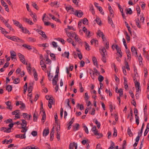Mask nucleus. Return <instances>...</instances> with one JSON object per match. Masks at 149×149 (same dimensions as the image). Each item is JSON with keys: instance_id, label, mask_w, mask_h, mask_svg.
Masks as SVG:
<instances>
[{"instance_id": "nucleus-1", "label": "nucleus", "mask_w": 149, "mask_h": 149, "mask_svg": "<svg viewBox=\"0 0 149 149\" xmlns=\"http://www.w3.org/2000/svg\"><path fill=\"white\" fill-rule=\"evenodd\" d=\"M99 51L102 56V60L104 63L106 62V56L107 55V51L104 47L99 49Z\"/></svg>"}, {"instance_id": "nucleus-2", "label": "nucleus", "mask_w": 149, "mask_h": 149, "mask_svg": "<svg viewBox=\"0 0 149 149\" xmlns=\"http://www.w3.org/2000/svg\"><path fill=\"white\" fill-rule=\"evenodd\" d=\"M65 31L68 37L70 38H74L76 36L77 34L76 33L73 31L69 32L67 31V29L66 28L65 29Z\"/></svg>"}, {"instance_id": "nucleus-3", "label": "nucleus", "mask_w": 149, "mask_h": 149, "mask_svg": "<svg viewBox=\"0 0 149 149\" xmlns=\"http://www.w3.org/2000/svg\"><path fill=\"white\" fill-rule=\"evenodd\" d=\"M11 40L17 42L21 43L24 42V41L23 40L16 36H12L11 38Z\"/></svg>"}, {"instance_id": "nucleus-4", "label": "nucleus", "mask_w": 149, "mask_h": 149, "mask_svg": "<svg viewBox=\"0 0 149 149\" xmlns=\"http://www.w3.org/2000/svg\"><path fill=\"white\" fill-rule=\"evenodd\" d=\"M18 56L19 57L20 61L23 63L24 64L27 65V63L25 61V58L24 56L22 54L19 53L18 54Z\"/></svg>"}, {"instance_id": "nucleus-5", "label": "nucleus", "mask_w": 149, "mask_h": 149, "mask_svg": "<svg viewBox=\"0 0 149 149\" xmlns=\"http://www.w3.org/2000/svg\"><path fill=\"white\" fill-rule=\"evenodd\" d=\"M72 13L77 16L79 17H81L83 14V13L81 12V10L78 11V10H76L74 13Z\"/></svg>"}, {"instance_id": "nucleus-6", "label": "nucleus", "mask_w": 149, "mask_h": 149, "mask_svg": "<svg viewBox=\"0 0 149 149\" xmlns=\"http://www.w3.org/2000/svg\"><path fill=\"white\" fill-rule=\"evenodd\" d=\"M58 79V74H56L54 78L52 80V83L53 85L57 84V81Z\"/></svg>"}, {"instance_id": "nucleus-7", "label": "nucleus", "mask_w": 149, "mask_h": 149, "mask_svg": "<svg viewBox=\"0 0 149 149\" xmlns=\"http://www.w3.org/2000/svg\"><path fill=\"white\" fill-rule=\"evenodd\" d=\"M22 116H23L24 118L28 120H29L31 117V116L30 114L29 115L26 113H23Z\"/></svg>"}, {"instance_id": "nucleus-8", "label": "nucleus", "mask_w": 149, "mask_h": 149, "mask_svg": "<svg viewBox=\"0 0 149 149\" xmlns=\"http://www.w3.org/2000/svg\"><path fill=\"white\" fill-rule=\"evenodd\" d=\"M74 146L75 149H77V146L76 143H75L74 142L73 143H70L69 145V149H73Z\"/></svg>"}, {"instance_id": "nucleus-9", "label": "nucleus", "mask_w": 149, "mask_h": 149, "mask_svg": "<svg viewBox=\"0 0 149 149\" xmlns=\"http://www.w3.org/2000/svg\"><path fill=\"white\" fill-rule=\"evenodd\" d=\"M6 105L7 106L6 108L12 110L13 108V107L11 105V102L8 101L5 102Z\"/></svg>"}, {"instance_id": "nucleus-10", "label": "nucleus", "mask_w": 149, "mask_h": 149, "mask_svg": "<svg viewBox=\"0 0 149 149\" xmlns=\"http://www.w3.org/2000/svg\"><path fill=\"white\" fill-rule=\"evenodd\" d=\"M135 86L136 88V93L139 92V91H141L140 89V83L136 81L135 82Z\"/></svg>"}, {"instance_id": "nucleus-11", "label": "nucleus", "mask_w": 149, "mask_h": 149, "mask_svg": "<svg viewBox=\"0 0 149 149\" xmlns=\"http://www.w3.org/2000/svg\"><path fill=\"white\" fill-rule=\"evenodd\" d=\"M15 137L17 138H19L20 139H25L26 137L25 134H17L15 136Z\"/></svg>"}, {"instance_id": "nucleus-12", "label": "nucleus", "mask_w": 149, "mask_h": 149, "mask_svg": "<svg viewBox=\"0 0 149 149\" xmlns=\"http://www.w3.org/2000/svg\"><path fill=\"white\" fill-rule=\"evenodd\" d=\"M13 22L14 24L16 26L20 28L22 26V24H21L19 22L17 21L14 20H13Z\"/></svg>"}, {"instance_id": "nucleus-13", "label": "nucleus", "mask_w": 149, "mask_h": 149, "mask_svg": "<svg viewBox=\"0 0 149 149\" xmlns=\"http://www.w3.org/2000/svg\"><path fill=\"white\" fill-rule=\"evenodd\" d=\"M1 131H3L5 132L10 133L11 132L10 128H7L5 127H2L1 129Z\"/></svg>"}, {"instance_id": "nucleus-14", "label": "nucleus", "mask_w": 149, "mask_h": 149, "mask_svg": "<svg viewBox=\"0 0 149 149\" xmlns=\"http://www.w3.org/2000/svg\"><path fill=\"white\" fill-rule=\"evenodd\" d=\"M131 50L132 52V55H134L136 54V55L137 54V52L135 48L134 47L132 46L131 48Z\"/></svg>"}, {"instance_id": "nucleus-15", "label": "nucleus", "mask_w": 149, "mask_h": 149, "mask_svg": "<svg viewBox=\"0 0 149 149\" xmlns=\"http://www.w3.org/2000/svg\"><path fill=\"white\" fill-rule=\"evenodd\" d=\"M75 42H77L79 43H81L82 42L81 39L79 38V36L77 35L75 36L74 38Z\"/></svg>"}, {"instance_id": "nucleus-16", "label": "nucleus", "mask_w": 149, "mask_h": 149, "mask_svg": "<svg viewBox=\"0 0 149 149\" xmlns=\"http://www.w3.org/2000/svg\"><path fill=\"white\" fill-rule=\"evenodd\" d=\"M10 53L11 57L12 59L13 60V59H14V60H17V59L16 58H14L13 57H14L15 56H16V53L14 51H13L10 52Z\"/></svg>"}, {"instance_id": "nucleus-17", "label": "nucleus", "mask_w": 149, "mask_h": 149, "mask_svg": "<svg viewBox=\"0 0 149 149\" xmlns=\"http://www.w3.org/2000/svg\"><path fill=\"white\" fill-rule=\"evenodd\" d=\"M74 118L73 117L71 119V120L69 123L67 125L68 126V130H70L71 128V125L74 121Z\"/></svg>"}, {"instance_id": "nucleus-18", "label": "nucleus", "mask_w": 149, "mask_h": 149, "mask_svg": "<svg viewBox=\"0 0 149 149\" xmlns=\"http://www.w3.org/2000/svg\"><path fill=\"white\" fill-rule=\"evenodd\" d=\"M49 102L48 104V106L50 109H51L52 107V105L54 103V102L53 99L51 98L49 100Z\"/></svg>"}, {"instance_id": "nucleus-19", "label": "nucleus", "mask_w": 149, "mask_h": 149, "mask_svg": "<svg viewBox=\"0 0 149 149\" xmlns=\"http://www.w3.org/2000/svg\"><path fill=\"white\" fill-rule=\"evenodd\" d=\"M22 123H20V125H21V127H26L27 122L24 119H22Z\"/></svg>"}, {"instance_id": "nucleus-20", "label": "nucleus", "mask_w": 149, "mask_h": 149, "mask_svg": "<svg viewBox=\"0 0 149 149\" xmlns=\"http://www.w3.org/2000/svg\"><path fill=\"white\" fill-rule=\"evenodd\" d=\"M23 20L25 22L29 24L30 25H33V23L29 19H28L27 18H23Z\"/></svg>"}, {"instance_id": "nucleus-21", "label": "nucleus", "mask_w": 149, "mask_h": 149, "mask_svg": "<svg viewBox=\"0 0 149 149\" xmlns=\"http://www.w3.org/2000/svg\"><path fill=\"white\" fill-rule=\"evenodd\" d=\"M126 52L127 54V59L130 60L131 59V52L129 49H127L126 50Z\"/></svg>"}, {"instance_id": "nucleus-22", "label": "nucleus", "mask_w": 149, "mask_h": 149, "mask_svg": "<svg viewBox=\"0 0 149 149\" xmlns=\"http://www.w3.org/2000/svg\"><path fill=\"white\" fill-rule=\"evenodd\" d=\"M8 20L6 22L5 24L6 26L10 30L14 31V30L12 28L11 26L10 25L8 22Z\"/></svg>"}, {"instance_id": "nucleus-23", "label": "nucleus", "mask_w": 149, "mask_h": 149, "mask_svg": "<svg viewBox=\"0 0 149 149\" xmlns=\"http://www.w3.org/2000/svg\"><path fill=\"white\" fill-rule=\"evenodd\" d=\"M49 133V129H45L43 132V136H46Z\"/></svg>"}, {"instance_id": "nucleus-24", "label": "nucleus", "mask_w": 149, "mask_h": 149, "mask_svg": "<svg viewBox=\"0 0 149 149\" xmlns=\"http://www.w3.org/2000/svg\"><path fill=\"white\" fill-rule=\"evenodd\" d=\"M53 129H54V127L53 128V129L50 132V140L51 141H52L53 140V139H54V131Z\"/></svg>"}, {"instance_id": "nucleus-25", "label": "nucleus", "mask_w": 149, "mask_h": 149, "mask_svg": "<svg viewBox=\"0 0 149 149\" xmlns=\"http://www.w3.org/2000/svg\"><path fill=\"white\" fill-rule=\"evenodd\" d=\"M92 61L94 65L97 67L98 65L97 61L96 58L95 56H94L93 57Z\"/></svg>"}, {"instance_id": "nucleus-26", "label": "nucleus", "mask_w": 149, "mask_h": 149, "mask_svg": "<svg viewBox=\"0 0 149 149\" xmlns=\"http://www.w3.org/2000/svg\"><path fill=\"white\" fill-rule=\"evenodd\" d=\"M109 9L110 12V16L113 17V12L112 9V8L110 6H109L108 7Z\"/></svg>"}, {"instance_id": "nucleus-27", "label": "nucleus", "mask_w": 149, "mask_h": 149, "mask_svg": "<svg viewBox=\"0 0 149 149\" xmlns=\"http://www.w3.org/2000/svg\"><path fill=\"white\" fill-rule=\"evenodd\" d=\"M90 7V10L91 11L93 15H94L95 13L93 8V5L90 4L89 6Z\"/></svg>"}, {"instance_id": "nucleus-28", "label": "nucleus", "mask_w": 149, "mask_h": 149, "mask_svg": "<svg viewBox=\"0 0 149 149\" xmlns=\"http://www.w3.org/2000/svg\"><path fill=\"white\" fill-rule=\"evenodd\" d=\"M22 46L25 48L29 50L32 49L31 46L30 45H27L26 44H24L22 45Z\"/></svg>"}, {"instance_id": "nucleus-29", "label": "nucleus", "mask_w": 149, "mask_h": 149, "mask_svg": "<svg viewBox=\"0 0 149 149\" xmlns=\"http://www.w3.org/2000/svg\"><path fill=\"white\" fill-rule=\"evenodd\" d=\"M20 29H22V32L24 33H29V31L26 28H24L22 26Z\"/></svg>"}, {"instance_id": "nucleus-30", "label": "nucleus", "mask_w": 149, "mask_h": 149, "mask_svg": "<svg viewBox=\"0 0 149 149\" xmlns=\"http://www.w3.org/2000/svg\"><path fill=\"white\" fill-rule=\"evenodd\" d=\"M79 126V125L78 123H76L75 125L73 126V130L74 131L78 130Z\"/></svg>"}, {"instance_id": "nucleus-31", "label": "nucleus", "mask_w": 149, "mask_h": 149, "mask_svg": "<svg viewBox=\"0 0 149 149\" xmlns=\"http://www.w3.org/2000/svg\"><path fill=\"white\" fill-rule=\"evenodd\" d=\"M28 41L30 42H33L36 41L35 38L32 37H29L28 38Z\"/></svg>"}, {"instance_id": "nucleus-32", "label": "nucleus", "mask_w": 149, "mask_h": 149, "mask_svg": "<svg viewBox=\"0 0 149 149\" xmlns=\"http://www.w3.org/2000/svg\"><path fill=\"white\" fill-rule=\"evenodd\" d=\"M94 21H95L96 22L100 25L101 24V21L99 17H96V19L94 20Z\"/></svg>"}, {"instance_id": "nucleus-33", "label": "nucleus", "mask_w": 149, "mask_h": 149, "mask_svg": "<svg viewBox=\"0 0 149 149\" xmlns=\"http://www.w3.org/2000/svg\"><path fill=\"white\" fill-rule=\"evenodd\" d=\"M6 90L8 92H10L12 90V86L8 85L6 86Z\"/></svg>"}, {"instance_id": "nucleus-34", "label": "nucleus", "mask_w": 149, "mask_h": 149, "mask_svg": "<svg viewBox=\"0 0 149 149\" xmlns=\"http://www.w3.org/2000/svg\"><path fill=\"white\" fill-rule=\"evenodd\" d=\"M69 53L68 52H65L63 54L62 56L68 58H69Z\"/></svg>"}, {"instance_id": "nucleus-35", "label": "nucleus", "mask_w": 149, "mask_h": 149, "mask_svg": "<svg viewBox=\"0 0 149 149\" xmlns=\"http://www.w3.org/2000/svg\"><path fill=\"white\" fill-rule=\"evenodd\" d=\"M135 118L136 119V123L138 125L139 124V117L137 116V114H135Z\"/></svg>"}, {"instance_id": "nucleus-36", "label": "nucleus", "mask_w": 149, "mask_h": 149, "mask_svg": "<svg viewBox=\"0 0 149 149\" xmlns=\"http://www.w3.org/2000/svg\"><path fill=\"white\" fill-rule=\"evenodd\" d=\"M97 34L98 36H99V37H100L101 36L102 37V36H104V35L103 34L102 32L100 30H99L97 33Z\"/></svg>"}, {"instance_id": "nucleus-37", "label": "nucleus", "mask_w": 149, "mask_h": 149, "mask_svg": "<svg viewBox=\"0 0 149 149\" xmlns=\"http://www.w3.org/2000/svg\"><path fill=\"white\" fill-rule=\"evenodd\" d=\"M135 21L136 22V24L137 26L139 28H140L141 27V26L139 24L140 21L139 19H136L135 20Z\"/></svg>"}, {"instance_id": "nucleus-38", "label": "nucleus", "mask_w": 149, "mask_h": 149, "mask_svg": "<svg viewBox=\"0 0 149 149\" xmlns=\"http://www.w3.org/2000/svg\"><path fill=\"white\" fill-rule=\"evenodd\" d=\"M127 132L129 136H133V133L132 132L131 130L129 127L128 128Z\"/></svg>"}, {"instance_id": "nucleus-39", "label": "nucleus", "mask_w": 149, "mask_h": 149, "mask_svg": "<svg viewBox=\"0 0 149 149\" xmlns=\"http://www.w3.org/2000/svg\"><path fill=\"white\" fill-rule=\"evenodd\" d=\"M20 104L21 106L19 107L21 109H22V110L25 108V104L21 101H20Z\"/></svg>"}, {"instance_id": "nucleus-40", "label": "nucleus", "mask_w": 149, "mask_h": 149, "mask_svg": "<svg viewBox=\"0 0 149 149\" xmlns=\"http://www.w3.org/2000/svg\"><path fill=\"white\" fill-rule=\"evenodd\" d=\"M22 129L21 130V132L22 133H24V134H26V132L27 130V127H21V128Z\"/></svg>"}, {"instance_id": "nucleus-41", "label": "nucleus", "mask_w": 149, "mask_h": 149, "mask_svg": "<svg viewBox=\"0 0 149 149\" xmlns=\"http://www.w3.org/2000/svg\"><path fill=\"white\" fill-rule=\"evenodd\" d=\"M115 48L116 49L117 52L119 54H120V53L121 52V50L120 48L118 47L117 45H115Z\"/></svg>"}, {"instance_id": "nucleus-42", "label": "nucleus", "mask_w": 149, "mask_h": 149, "mask_svg": "<svg viewBox=\"0 0 149 149\" xmlns=\"http://www.w3.org/2000/svg\"><path fill=\"white\" fill-rule=\"evenodd\" d=\"M0 29L1 31V32L3 34L5 35L8 33V32L6 31L5 29L1 27H0Z\"/></svg>"}, {"instance_id": "nucleus-43", "label": "nucleus", "mask_w": 149, "mask_h": 149, "mask_svg": "<svg viewBox=\"0 0 149 149\" xmlns=\"http://www.w3.org/2000/svg\"><path fill=\"white\" fill-rule=\"evenodd\" d=\"M43 113V114L42 115L41 120L42 121H43V122H45V120L46 118V116L45 112L44 111H42Z\"/></svg>"}, {"instance_id": "nucleus-44", "label": "nucleus", "mask_w": 149, "mask_h": 149, "mask_svg": "<svg viewBox=\"0 0 149 149\" xmlns=\"http://www.w3.org/2000/svg\"><path fill=\"white\" fill-rule=\"evenodd\" d=\"M32 6L36 10H38L39 8L38 6L36 3L34 2H32Z\"/></svg>"}, {"instance_id": "nucleus-45", "label": "nucleus", "mask_w": 149, "mask_h": 149, "mask_svg": "<svg viewBox=\"0 0 149 149\" xmlns=\"http://www.w3.org/2000/svg\"><path fill=\"white\" fill-rule=\"evenodd\" d=\"M33 88V87L32 85H30L29 86L28 89V92L29 93H31V91H32Z\"/></svg>"}, {"instance_id": "nucleus-46", "label": "nucleus", "mask_w": 149, "mask_h": 149, "mask_svg": "<svg viewBox=\"0 0 149 149\" xmlns=\"http://www.w3.org/2000/svg\"><path fill=\"white\" fill-rule=\"evenodd\" d=\"M108 21L109 23L110 24H111L112 26H113V22L111 19L110 18L109 16L108 17Z\"/></svg>"}, {"instance_id": "nucleus-47", "label": "nucleus", "mask_w": 149, "mask_h": 149, "mask_svg": "<svg viewBox=\"0 0 149 149\" xmlns=\"http://www.w3.org/2000/svg\"><path fill=\"white\" fill-rule=\"evenodd\" d=\"M47 72L48 73V79L51 81V79L53 77V76L50 75V71H49V72L48 71H47Z\"/></svg>"}, {"instance_id": "nucleus-48", "label": "nucleus", "mask_w": 149, "mask_h": 149, "mask_svg": "<svg viewBox=\"0 0 149 149\" xmlns=\"http://www.w3.org/2000/svg\"><path fill=\"white\" fill-rule=\"evenodd\" d=\"M104 79V77L102 75H100L98 77V79L101 82L103 81Z\"/></svg>"}, {"instance_id": "nucleus-49", "label": "nucleus", "mask_w": 149, "mask_h": 149, "mask_svg": "<svg viewBox=\"0 0 149 149\" xmlns=\"http://www.w3.org/2000/svg\"><path fill=\"white\" fill-rule=\"evenodd\" d=\"M20 81V79L19 78H17L15 79L13 81V82L15 84H18Z\"/></svg>"}, {"instance_id": "nucleus-50", "label": "nucleus", "mask_w": 149, "mask_h": 149, "mask_svg": "<svg viewBox=\"0 0 149 149\" xmlns=\"http://www.w3.org/2000/svg\"><path fill=\"white\" fill-rule=\"evenodd\" d=\"M114 143L112 141H111V145L110 147L108 149H113L114 148Z\"/></svg>"}, {"instance_id": "nucleus-51", "label": "nucleus", "mask_w": 149, "mask_h": 149, "mask_svg": "<svg viewBox=\"0 0 149 149\" xmlns=\"http://www.w3.org/2000/svg\"><path fill=\"white\" fill-rule=\"evenodd\" d=\"M83 125H84L83 126L84 130L85 131V132L86 133L88 134V128L84 124H83Z\"/></svg>"}, {"instance_id": "nucleus-52", "label": "nucleus", "mask_w": 149, "mask_h": 149, "mask_svg": "<svg viewBox=\"0 0 149 149\" xmlns=\"http://www.w3.org/2000/svg\"><path fill=\"white\" fill-rule=\"evenodd\" d=\"M132 13V11L130 8H128L127 9V14H131Z\"/></svg>"}, {"instance_id": "nucleus-53", "label": "nucleus", "mask_w": 149, "mask_h": 149, "mask_svg": "<svg viewBox=\"0 0 149 149\" xmlns=\"http://www.w3.org/2000/svg\"><path fill=\"white\" fill-rule=\"evenodd\" d=\"M88 19L86 18H84L82 21L83 23L84 24H87L88 23Z\"/></svg>"}, {"instance_id": "nucleus-54", "label": "nucleus", "mask_w": 149, "mask_h": 149, "mask_svg": "<svg viewBox=\"0 0 149 149\" xmlns=\"http://www.w3.org/2000/svg\"><path fill=\"white\" fill-rule=\"evenodd\" d=\"M85 47L86 49L87 50H89L90 49V47L88 43L86 42H85Z\"/></svg>"}, {"instance_id": "nucleus-55", "label": "nucleus", "mask_w": 149, "mask_h": 149, "mask_svg": "<svg viewBox=\"0 0 149 149\" xmlns=\"http://www.w3.org/2000/svg\"><path fill=\"white\" fill-rule=\"evenodd\" d=\"M65 103H66L68 106L70 108H71V107L69 104L70 100L69 99H68L66 100Z\"/></svg>"}, {"instance_id": "nucleus-56", "label": "nucleus", "mask_w": 149, "mask_h": 149, "mask_svg": "<svg viewBox=\"0 0 149 149\" xmlns=\"http://www.w3.org/2000/svg\"><path fill=\"white\" fill-rule=\"evenodd\" d=\"M105 46L107 49H108L109 48V44L108 42H106L105 43L104 42Z\"/></svg>"}, {"instance_id": "nucleus-57", "label": "nucleus", "mask_w": 149, "mask_h": 149, "mask_svg": "<svg viewBox=\"0 0 149 149\" xmlns=\"http://www.w3.org/2000/svg\"><path fill=\"white\" fill-rule=\"evenodd\" d=\"M33 18V21L36 22L37 21V16L36 15L34 14L33 16H32Z\"/></svg>"}, {"instance_id": "nucleus-58", "label": "nucleus", "mask_w": 149, "mask_h": 149, "mask_svg": "<svg viewBox=\"0 0 149 149\" xmlns=\"http://www.w3.org/2000/svg\"><path fill=\"white\" fill-rule=\"evenodd\" d=\"M37 119V117L36 116V114L35 113L33 114V120L34 121H36Z\"/></svg>"}, {"instance_id": "nucleus-59", "label": "nucleus", "mask_w": 149, "mask_h": 149, "mask_svg": "<svg viewBox=\"0 0 149 149\" xmlns=\"http://www.w3.org/2000/svg\"><path fill=\"white\" fill-rule=\"evenodd\" d=\"M97 9L100 11V13H101L102 15H104V12H103V9L101 7H99Z\"/></svg>"}, {"instance_id": "nucleus-60", "label": "nucleus", "mask_w": 149, "mask_h": 149, "mask_svg": "<svg viewBox=\"0 0 149 149\" xmlns=\"http://www.w3.org/2000/svg\"><path fill=\"white\" fill-rule=\"evenodd\" d=\"M31 134L34 136H35L37 135V132L36 131H33L31 133Z\"/></svg>"}, {"instance_id": "nucleus-61", "label": "nucleus", "mask_w": 149, "mask_h": 149, "mask_svg": "<svg viewBox=\"0 0 149 149\" xmlns=\"http://www.w3.org/2000/svg\"><path fill=\"white\" fill-rule=\"evenodd\" d=\"M125 67L127 70H130V68L129 67V66L128 64V63L127 61H125Z\"/></svg>"}, {"instance_id": "nucleus-62", "label": "nucleus", "mask_w": 149, "mask_h": 149, "mask_svg": "<svg viewBox=\"0 0 149 149\" xmlns=\"http://www.w3.org/2000/svg\"><path fill=\"white\" fill-rule=\"evenodd\" d=\"M67 29H69L70 30H72L73 31H75L76 29L74 28L73 26H68V28H67Z\"/></svg>"}, {"instance_id": "nucleus-63", "label": "nucleus", "mask_w": 149, "mask_h": 149, "mask_svg": "<svg viewBox=\"0 0 149 149\" xmlns=\"http://www.w3.org/2000/svg\"><path fill=\"white\" fill-rule=\"evenodd\" d=\"M138 59L139 61V63H140V64H141V63H142V58L141 56V55H140L139 57H138Z\"/></svg>"}, {"instance_id": "nucleus-64", "label": "nucleus", "mask_w": 149, "mask_h": 149, "mask_svg": "<svg viewBox=\"0 0 149 149\" xmlns=\"http://www.w3.org/2000/svg\"><path fill=\"white\" fill-rule=\"evenodd\" d=\"M20 114L21 113L20 112H18L15 115V117L17 118H20Z\"/></svg>"}]
</instances>
